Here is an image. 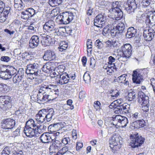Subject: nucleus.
<instances>
[{"instance_id": "ddd939ff", "label": "nucleus", "mask_w": 155, "mask_h": 155, "mask_svg": "<svg viewBox=\"0 0 155 155\" xmlns=\"http://www.w3.org/2000/svg\"><path fill=\"white\" fill-rule=\"evenodd\" d=\"M51 134L45 133L41 135L40 137L41 141L43 143L51 142L53 140L54 137H52Z\"/></svg>"}, {"instance_id": "f704fd0d", "label": "nucleus", "mask_w": 155, "mask_h": 155, "mask_svg": "<svg viewBox=\"0 0 155 155\" xmlns=\"http://www.w3.org/2000/svg\"><path fill=\"white\" fill-rule=\"evenodd\" d=\"M51 68L49 66H47V65H44L42 68V71L47 73H51L52 72V70L54 71V68L52 67Z\"/></svg>"}, {"instance_id": "2f4dec72", "label": "nucleus", "mask_w": 155, "mask_h": 155, "mask_svg": "<svg viewBox=\"0 0 155 155\" xmlns=\"http://www.w3.org/2000/svg\"><path fill=\"white\" fill-rule=\"evenodd\" d=\"M152 15L150 14V15H147L146 17L145 22L146 25L148 26L154 25L155 24L151 17Z\"/></svg>"}, {"instance_id": "412c9836", "label": "nucleus", "mask_w": 155, "mask_h": 155, "mask_svg": "<svg viewBox=\"0 0 155 155\" xmlns=\"http://www.w3.org/2000/svg\"><path fill=\"white\" fill-rule=\"evenodd\" d=\"M153 29L150 28L148 30H144L143 32V36L147 41H150L153 38Z\"/></svg>"}, {"instance_id": "5701e85b", "label": "nucleus", "mask_w": 155, "mask_h": 155, "mask_svg": "<svg viewBox=\"0 0 155 155\" xmlns=\"http://www.w3.org/2000/svg\"><path fill=\"white\" fill-rule=\"evenodd\" d=\"M69 77H68L66 72L60 74L59 75V83L61 84H67L70 81V78Z\"/></svg>"}, {"instance_id": "864d4df0", "label": "nucleus", "mask_w": 155, "mask_h": 155, "mask_svg": "<svg viewBox=\"0 0 155 155\" xmlns=\"http://www.w3.org/2000/svg\"><path fill=\"white\" fill-rule=\"evenodd\" d=\"M70 141V140L69 137H66L63 138L61 140V143L65 145H66Z\"/></svg>"}, {"instance_id": "20e7f679", "label": "nucleus", "mask_w": 155, "mask_h": 155, "mask_svg": "<svg viewBox=\"0 0 155 155\" xmlns=\"http://www.w3.org/2000/svg\"><path fill=\"white\" fill-rule=\"evenodd\" d=\"M124 10L128 13L133 14L135 13L137 9V4L135 0H127L124 3Z\"/></svg>"}, {"instance_id": "680f3d73", "label": "nucleus", "mask_w": 155, "mask_h": 155, "mask_svg": "<svg viewBox=\"0 0 155 155\" xmlns=\"http://www.w3.org/2000/svg\"><path fill=\"white\" fill-rule=\"evenodd\" d=\"M105 43L106 44V48H107L108 49H110L112 47V46L113 45V43L111 41L108 40L105 42Z\"/></svg>"}, {"instance_id": "f8f14e48", "label": "nucleus", "mask_w": 155, "mask_h": 155, "mask_svg": "<svg viewBox=\"0 0 155 155\" xmlns=\"http://www.w3.org/2000/svg\"><path fill=\"white\" fill-rule=\"evenodd\" d=\"M45 109H43L40 110L35 116V119L36 121L40 123H46V119L45 118Z\"/></svg>"}, {"instance_id": "4be33fe9", "label": "nucleus", "mask_w": 155, "mask_h": 155, "mask_svg": "<svg viewBox=\"0 0 155 155\" xmlns=\"http://www.w3.org/2000/svg\"><path fill=\"white\" fill-rule=\"evenodd\" d=\"M44 111L45 112V118L46 119V122H48L52 119H54V117H53V116L54 115V111L53 109L52 108L49 109H45Z\"/></svg>"}, {"instance_id": "4c0bfd02", "label": "nucleus", "mask_w": 155, "mask_h": 155, "mask_svg": "<svg viewBox=\"0 0 155 155\" xmlns=\"http://www.w3.org/2000/svg\"><path fill=\"white\" fill-rule=\"evenodd\" d=\"M72 100L69 99L67 101V104L64 105V107L66 108L67 107V109L66 110H68L69 109L72 110L74 108V106L72 105Z\"/></svg>"}, {"instance_id": "6ab92c4d", "label": "nucleus", "mask_w": 155, "mask_h": 155, "mask_svg": "<svg viewBox=\"0 0 155 155\" xmlns=\"http://www.w3.org/2000/svg\"><path fill=\"white\" fill-rule=\"evenodd\" d=\"M41 38V42L43 46H49L50 45L53 44L52 38L50 36L44 34L42 35Z\"/></svg>"}, {"instance_id": "79ce46f5", "label": "nucleus", "mask_w": 155, "mask_h": 155, "mask_svg": "<svg viewBox=\"0 0 155 155\" xmlns=\"http://www.w3.org/2000/svg\"><path fill=\"white\" fill-rule=\"evenodd\" d=\"M95 46L98 49H101L104 46L103 44L99 39L96 40L95 42Z\"/></svg>"}, {"instance_id": "1a4fd4ad", "label": "nucleus", "mask_w": 155, "mask_h": 155, "mask_svg": "<svg viewBox=\"0 0 155 155\" xmlns=\"http://www.w3.org/2000/svg\"><path fill=\"white\" fill-rule=\"evenodd\" d=\"M26 71L28 72H37L39 74L42 73L41 69H39L38 64L36 63L29 64H27Z\"/></svg>"}, {"instance_id": "0eeeda50", "label": "nucleus", "mask_w": 155, "mask_h": 155, "mask_svg": "<svg viewBox=\"0 0 155 155\" xmlns=\"http://www.w3.org/2000/svg\"><path fill=\"white\" fill-rule=\"evenodd\" d=\"M62 14L63 18L61 19V21L62 24H67L73 20L74 17L73 13L69 12H65Z\"/></svg>"}, {"instance_id": "7ed1b4c3", "label": "nucleus", "mask_w": 155, "mask_h": 155, "mask_svg": "<svg viewBox=\"0 0 155 155\" xmlns=\"http://www.w3.org/2000/svg\"><path fill=\"white\" fill-rule=\"evenodd\" d=\"M130 137L129 145L133 148L140 147L143 143L145 140L141 136H139L137 133L130 134Z\"/></svg>"}, {"instance_id": "c9c22d12", "label": "nucleus", "mask_w": 155, "mask_h": 155, "mask_svg": "<svg viewBox=\"0 0 155 155\" xmlns=\"http://www.w3.org/2000/svg\"><path fill=\"white\" fill-rule=\"evenodd\" d=\"M63 0H49V4L52 6H56L60 5Z\"/></svg>"}, {"instance_id": "5fc2aeb1", "label": "nucleus", "mask_w": 155, "mask_h": 155, "mask_svg": "<svg viewBox=\"0 0 155 155\" xmlns=\"http://www.w3.org/2000/svg\"><path fill=\"white\" fill-rule=\"evenodd\" d=\"M140 115V114L138 112H136L134 114H132V115L131 117L134 120H136L139 119Z\"/></svg>"}, {"instance_id": "7c9ffc66", "label": "nucleus", "mask_w": 155, "mask_h": 155, "mask_svg": "<svg viewBox=\"0 0 155 155\" xmlns=\"http://www.w3.org/2000/svg\"><path fill=\"white\" fill-rule=\"evenodd\" d=\"M112 120H111L110 124H113V125L115 126L117 128V127H119V115H116L115 117H112Z\"/></svg>"}, {"instance_id": "a878e982", "label": "nucleus", "mask_w": 155, "mask_h": 155, "mask_svg": "<svg viewBox=\"0 0 155 155\" xmlns=\"http://www.w3.org/2000/svg\"><path fill=\"white\" fill-rule=\"evenodd\" d=\"M119 127H124L127 126L128 123V120L127 118L125 117L119 115Z\"/></svg>"}, {"instance_id": "2eb2a0df", "label": "nucleus", "mask_w": 155, "mask_h": 155, "mask_svg": "<svg viewBox=\"0 0 155 155\" xmlns=\"http://www.w3.org/2000/svg\"><path fill=\"white\" fill-rule=\"evenodd\" d=\"M10 97L8 96H0V107L4 108V107H7L5 109H9Z\"/></svg>"}, {"instance_id": "de8ad7c7", "label": "nucleus", "mask_w": 155, "mask_h": 155, "mask_svg": "<svg viewBox=\"0 0 155 155\" xmlns=\"http://www.w3.org/2000/svg\"><path fill=\"white\" fill-rule=\"evenodd\" d=\"M9 154L10 147H6L2 151V155H9Z\"/></svg>"}, {"instance_id": "dca6fc26", "label": "nucleus", "mask_w": 155, "mask_h": 155, "mask_svg": "<svg viewBox=\"0 0 155 155\" xmlns=\"http://www.w3.org/2000/svg\"><path fill=\"white\" fill-rule=\"evenodd\" d=\"M25 71L23 68L19 69L18 73L13 78V81L15 84L18 83L24 77Z\"/></svg>"}, {"instance_id": "3c124183", "label": "nucleus", "mask_w": 155, "mask_h": 155, "mask_svg": "<svg viewBox=\"0 0 155 155\" xmlns=\"http://www.w3.org/2000/svg\"><path fill=\"white\" fill-rule=\"evenodd\" d=\"M17 70L15 67L10 65V76L14 75L16 73Z\"/></svg>"}, {"instance_id": "e433bc0d", "label": "nucleus", "mask_w": 155, "mask_h": 155, "mask_svg": "<svg viewBox=\"0 0 155 155\" xmlns=\"http://www.w3.org/2000/svg\"><path fill=\"white\" fill-rule=\"evenodd\" d=\"M45 93L43 94V102L45 103L48 101H50L51 100L54 99V98H52L51 97L49 94H45Z\"/></svg>"}, {"instance_id": "49530a36", "label": "nucleus", "mask_w": 155, "mask_h": 155, "mask_svg": "<svg viewBox=\"0 0 155 155\" xmlns=\"http://www.w3.org/2000/svg\"><path fill=\"white\" fill-rule=\"evenodd\" d=\"M83 79L85 83H88L90 82L91 79L90 74L85 73L83 76Z\"/></svg>"}, {"instance_id": "69168bd1", "label": "nucleus", "mask_w": 155, "mask_h": 155, "mask_svg": "<svg viewBox=\"0 0 155 155\" xmlns=\"http://www.w3.org/2000/svg\"><path fill=\"white\" fill-rule=\"evenodd\" d=\"M72 135L73 139H76L77 138V133L76 130L73 129L72 130Z\"/></svg>"}, {"instance_id": "aec40b11", "label": "nucleus", "mask_w": 155, "mask_h": 155, "mask_svg": "<svg viewBox=\"0 0 155 155\" xmlns=\"http://www.w3.org/2000/svg\"><path fill=\"white\" fill-rule=\"evenodd\" d=\"M56 57L54 52L51 50H47L45 51L43 57L44 60L48 61H51L54 59Z\"/></svg>"}, {"instance_id": "f03ea898", "label": "nucleus", "mask_w": 155, "mask_h": 155, "mask_svg": "<svg viewBox=\"0 0 155 155\" xmlns=\"http://www.w3.org/2000/svg\"><path fill=\"white\" fill-rule=\"evenodd\" d=\"M148 73L147 69H137L133 71L132 80L134 83L140 84L143 81V76L146 75Z\"/></svg>"}, {"instance_id": "c03bdc74", "label": "nucleus", "mask_w": 155, "mask_h": 155, "mask_svg": "<svg viewBox=\"0 0 155 155\" xmlns=\"http://www.w3.org/2000/svg\"><path fill=\"white\" fill-rule=\"evenodd\" d=\"M43 28L44 30L49 33H50L51 31L54 30L55 29L54 28H52L51 27H50L49 26L46 25V26L44 25H43Z\"/></svg>"}, {"instance_id": "9d476101", "label": "nucleus", "mask_w": 155, "mask_h": 155, "mask_svg": "<svg viewBox=\"0 0 155 155\" xmlns=\"http://www.w3.org/2000/svg\"><path fill=\"white\" fill-rule=\"evenodd\" d=\"M56 86V85L51 84L48 85H42L39 89V93H41V91H45V93L48 92L50 95H51L52 93L55 92L54 88Z\"/></svg>"}, {"instance_id": "a211bd4d", "label": "nucleus", "mask_w": 155, "mask_h": 155, "mask_svg": "<svg viewBox=\"0 0 155 155\" xmlns=\"http://www.w3.org/2000/svg\"><path fill=\"white\" fill-rule=\"evenodd\" d=\"M23 131L26 135L30 138L35 136L37 132L36 128L31 127H25Z\"/></svg>"}, {"instance_id": "603ef678", "label": "nucleus", "mask_w": 155, "mask_h": 155, "mask_svg": "<svg viewBox=\"0 0 155 155\" xmlns=\"http://www.w3.org/2000/svg\"><path fill=\"white\" fill-rule=\"evenodd\" d=\"M44 25H45V26H46V25H48L52 28H54L55 26L54 21L53 20H49L48 21L46 22Z\"/></svg>"}, {"instance_id": "8fccbe9b", "label": "nucleus", "mask_w": 155, "mask_h": 155, "mask_svg": "<svg viewBox=\"0 0 155 155\" xmlns=\"http://www.w3.org/2000/svg\"><path fill=\"white\" fill-rule=\"evenodd\" d=\"M92 41L90 39H88L87 43V50H89V51H91L92 50Z\"/></svg>"}, {"instance_id": "9b49d317", "label": "nucleus", "mask_w": 155, "mask_h": 155, "mask_svg": "<svg viewBox=\"0 0 155 155\" xmlns=\"http://www.w3.org/2000/svg\"><path fill=\"white\" fill-rule=\"evenodd\" d=\"M110 11L114 16V18L116 20H118L122 18L123 16V13L121 10L116 6L115 7L112 8Z\"/></svg>"}, {"instance_id": "052dcab7", "label": "nucleus", "mask_w": 155, "mask_h": 155, "mask_svg": "<svg viewBox=\"0 0 155 155\" xmlns=\"http://www.w3.org/2000/svg\"><path fill=\"white\" fill-rule=\"evenodd\" d=\"M142 110L145 112H147L149 110V104H148L146 105H143L142 104Z\"/></svg>"}, {"instance_id": "a18cd8bd", "label": "nucleus", "mask_w": 155, "mask_h": 155, "mask_svg": "<svg viewBox=\"0 0 155 155\" xmlns=\"http://www.w3.org/2000/svg\"><path fill=\"white\" fill-rule=\"evenodd\" d=\"M46 127L44 125H40V126H37L36 128L37 130V132L39 133L41 131H43L46 129Z\"/></svg>"}, {"instance_id": "ea45409f", "label": "nucleus", "mask_w": 155, "mask_h": 155, "mask_svg": "<svg viewBox=\"0 0 155 155\" xmlns=\"http://www.w3.org/2000/svg\"><path fill=\"white\" fill-rule=\"evenodd\" d=\"M121 105H119L117 106L116 107L114 108V112L116 114H121L123 113V111H122V107Z\"/></svg>"}, {"instance_id": "6e6d98bb", "label": "nucleus", "mask_w": 155, "mask_h": 155, "mask_svg": "<svg viewBox=\"0 0 155 155\" xmlns=\"http://www.w3.org/2000/svg\"><path fill=\"white\" fill-rule=\"evenodd\" d=\"M16 125L15 121V120L13 119H10V129L12 130L14 128H15Z\"/></svg>"}, {"instance_id": "4468645a", "label": "nucleus", "mask_w": 155, "mask_h": 155, "mask_svg": "<svg viewBox=\"0 0 155 155\" xmlns=\"http://www.w3.org/2000/svg\"><path fill=\"white\" fill-rule=\"evenodd\" d=\"M40 43L39 37L37 35H33L29 41V46L32 48H34L37 47Z\"/></svg>"}, {"instance_id": "f257e3e1", "label": "nucleus", "mask_w": 155, "mask_h": 155, "mask_svg": "<svg viewBox=\"0 0 155 155\" xmlns=\"http://www.w3.org/2000/svg\"><path fill=\"white\" fill-rule=\"evenodd\" d=\"M109 142L111 150L115 153L121 147L122 138L119 135H114L110 138Z\"/></svg>"}, {"instance_id": "cd10ccee", "label": "nucleus", "mask_w": 155, "mask_h": 155, "mask_svg": "<svg viewBox=\"0 0 155 155\" xmlns=\"http://www.w3.org/2000/svg\"><path fill=\"white\" fill-rule=\"evenodd\" d=\"M61 124L59 123H54L50 125L48 127L49 131L51 132H55L60 129Z\"/></svg>"}, {"instance_id": "58836bf2", "label": "nucleus", "mask_w": 155, "mask_h": 155, "mask_svg": "<svg viewBox=\"0 0 155 155\" xmlns=\"http://www.w3.org/2000/svg\"><path fill=\"white\" fill-rule=\"evenodd\" d=\"M136 93L134 92H129L128 94V100L131 101L136 98Z\"/></svg>"}, {"instance_id": "c85d7f7f", "label": "nucleus", "mask_w": 155, "mask_h": 155, "mask_svg": "<svg viewBox=\"0 0 155 155\" xmlns=\"http://www.w3.org/2000/svg\"><path fill=\"white\" fill-rule=\"evenodd\" d=\"M134 127L136 128L144 127L146 125V123L143 120H138L134 122Z\"/></svg>"}, {"instance_id": "a19ab883", "label": "nucleus", "mask_w": 155, "mask_h": 155, "mask_svg": "<svg viewBox=\"0 0 155 155\" xmlns=\"http://www.w3.org/2000/svg\"><path fill=\"white\" fill-rule=\"evenodd\" d=\"M152 0H143L141 2L143 8L148 7L151 3Z\"/></svg>"}, {"instance_id": "39448f33", "label": "nucleus", "mask_w": 155, "mask_h": 155, "mask_svg": "<svg viewBox=\"0 0 155 155\" xmlns=\"http://www.w3.org/2000/svg\"><path fill=\"white\" fill-rule=\"evenodd\" d=\"M38 11L36 12L35 10L32 8H28L21 12V17L25 20H28L38 14Z\"/></svg>"}, {"instance_id": "13d9d810", "label": "nucleus", "mask_w": 155, "mask_h": 155, "mask_svg": "<svg viewBox=\"0 0 155 155\" xmlns=\"http://www.w3.org/2000/svg\"><path fill=\"white\" fill-rule=\"evenodd\" d=\"M83 144L82 143L77 142L76 144V149L77 151H79L82 148Z\"/></svg>"}, {"instance_id": "f3484780", "label": "nucleus", "mask_w": 155, "mask_h": 155, "mask_svg": "<svg viewBox=\"0 0 155 155\" xmlns=\"http://www.w3.org/2000/svg\"><path fill=\"white\" fill-rule=\"evenodd\" d=\"M138 102L140 103H142V104L146 105L149 104V98L145 95L143 92H139L138 93Z\"/></svg>"}, {"instance_id": "b1692460", "label": "nucleus", "mask_w": 155, "mask_h": 155, "mask_svg": "<svg viewBox=\"0 0 155 155\" xmlns=\"http://www.w3.org/2000/svg\"><path fill=\"white\" fill-rule=\"evenodd\" d=\"M137 32V30L133 27H130L127 29V32L126 34L127 38H130L135 36Z\"/></svg>"}, {"instance_id": "e2e57ef3", "label": "nucleus", "mask_w": 155, "mask_h": 155, "mask_svg": "<svg viewBox=\"0 0 155 155\" xmlns=\"http://www.w3.org/2000/svg\"><path fill=\"white\" fill-rule=\"evenodd\" d=\"M86 96V92L83 91H81L79 93V97L80 99H83Z\"/></svg>"}, {"instance_id": "6e6552de", "label": "nucleus", "mask_w": 155, "mask_h": 155, "mask_svg": "<svg viewBox=\"0 0 155 155\" xmlns=\"http://www.w3.org/2000/svg\"><path fill=\"white\" fill-rule=\"evenodd\" d=\"M106 19L105 14H99L97 15L94 19V24L97 27H102L104 25Z\"/></svg>"}, {"instance_id": "bb28decb", "label": "nucleus", "mask_w": 155, "mask_h": 155, "mask_svg": "<svg viewBox=\"0 0 155 155\" xmlns=\"http://www.w3.org/2000/svg\"><path fill=\"white\" fill-rule=\"evenodd\" d=\"M62 145L61 142L57 140H55L53 142L51 145L50 146V151H54L57 150H58L60 148ZM53 152V151H52Z\"/></svg>"}, {"instance_id": "37998d69", "label": "nucleus", "mask_w": 155, "mask_h": 155, "mask_svg": "<svg viewBox=\"0 0 155 155\" xmlns=\"http://www.w3.org/2000/svg\"><path fill=\"white\" fill-rule=\"evenodd\" d=\"M14 2L15 8H18V5H20V7H22L24 5L22 4L23 3L22 0H14Z\"/></svg>"}, {"instance_id": "09e8293b", "label": "nucleus", "mask_w": 155, "mask_h": 155, "mask_svg": "<svg viewBox=\"0 0 155 155\" xmlns=\"http://www.w3.org/2000/svg\"><path fill=\"white\" fill-rule=\"evenodd\" d=\"M67 75L70 78V81L74 80L75 78V73L74 72L67 73Z\"/></svg>"}, {"instance_id": "bf43d9fd", "label": "nucleus", "mask_w": 155, "mask_h": 155, "mask_svg": "<svg viewBox=\"0 0 155 155\" xmlns=\"http://www.w3.org/2000/svg\"><path fill=\"white\" fill-rule=\"evenodd\" d=\"M108 61H109L108 63L110 64H114L115 66V65L114 64H112V63L114 62L115 61V59L114 57L112 56H110L108 58Z\"/></svg>"}, {"instance_id": "473e14b6", "label": "nucleus", "mask_w": 155, "mask_h": 155, "mask_svg": "<svg viewBox=\"0 0 155 155\" xmlns=\"http://www.w3.org/2000/svg\"><path fill=\"white\" fill-rule=\"evenodd\" d=\"M26 73L27 74L28 77L29 79L31 80L34 79L36 78V77L40 75V74H39L38 73L35 72H28L26 71H25Z\"/></svg>"}, {"instance_id": "4d7b16f0", "label": "nucleus", "mask_w": 155, "mask_h": 155, "mask_svg": "<svg viewBox=\"0 0 155 155\" xmlns=\"http://www.w3.org/2000/svg\"><path fill=\"white\" fill-rule=\"evenodd\" d=\"M39 94H37V101L38 102L40 103L41 102H43V94L41 95L40 94L41 93H39L38 91Z\"/></svg>"}, {"instance_id": "423d86ee", "label": "nucleus", "mask_w": 155, "mask_h": 155, "mask_svg": "<svg viewBox=\"0 0 155 155\" xmlns=\"http://www.w3.org/2000/svg\"><path fill=\"white\" fill-rule=\"evenodd\" d=\"M121 48L123 57L129 58L132 54V46L130 44H126L122 46Z\"/></svg>"}, {"instance_id": "393cba45", "label": "nucleus", "mask_w": 155, "mask_h": 155, "mask_svg": "<svg viewBox=\"0 0 155 155\" xmlns=\"http://www.w3.org/2000/svg\"><path fill=\"white\" fill-rule=\"evenodd\" d=\"M125 28L124 24L122 22L118 23L115 27L116 34L121 35Z\"/></svg>"}, {"instance_id": "338daca9", "label": "nucleus", "mask_w": 155, "mask_h": 155, "mask_svg": "<svg viewBox=\"0 0 155 155\" xmlns=\"http://www.w3.org/2000/svg\"><path fill=\"white\" fill-rule=\"evenodd\" d=\"M19 129H17L15 131H14L13 132L12 135V137H15L18 136L19 134Z\"/></svg>"}, {"instance_id": "c756f323", "label": "nucleus", "mask_w": 155, "mask_h": 155, "mask_svg": "<svg viewBox=\"0 0 155 155\" xmlns=\"http://www.w3.org/2000/svg\"><path fill=\"white\" fill-rule=\"evenodd\" d=\"M2 127L5 130H8L10 129V119L9 118L4 119L1 122Z\"/></svg>"}, {"instance_id": "72a5a7b5", "label": "nucleus", "mask_w": 155, "mask_h": 155, "mask_svg": "<svg viewBox=\"0 0 155 155\" xmlns=\"http://www.w3.org/2000/svg\"><path fill=\"white\" fill-rule=\"evenodd\" d=\"M36 125L35 123V121L32 119H30L27 121L25 124V127H31L36 128Z\"/></svg>"}, {"instance_id": "0e129e2a", "label": "nucleus", "mask_w": 155, "mask_h": 155, "mask_svg": "<svg viewBox=\"0 0 155 155\" xmlns=\"http://www.w3.org/2000/svg\"><path fill=\"white\" fill-rule=\"evenodd\" d=\"M150 84L152 86L153 90L155 93V79L152 78L150 80Z\"/></svg>"}, {"instance_id": "774afa93", "label": "nucleus", "mask_w": 155, "mask_h": 155, "mask_svg": "<svg viewBox=\"0 0 155 155\" xmlns=\"http://www.w3.org/2000/svg\"><path fill=\"white\" fill-rule=\"evenodd\" d=\"M68 149L67 146H65L63 148H62L61 149L60 151L62 153V154L64 155V154L67 151H68Z\"/></svg>"}]
</instances>
